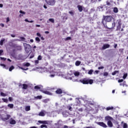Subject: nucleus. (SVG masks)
Segmentation results:
<instances>
[{
  "label": "nucleus",
  "instance_id": "23",
  "mask_svg": "<svg viewBox=\"0 0 128 128\" xmlns=\"http://www.w3.org/2000/svg\"><path fill=\"white\" fill-rule=\"evenodd\" d=\"M4 40H6L4 38H3L0 40V46H4Z\"/></svg>",
  "mask_w": 128,
  "mask_h": 128
},
{
  "label": "nucleus",
  "instance_id": "45",
  "mask_svg": "<svg viewBox=\"0 0 128 128\" xmlns=\"http://www.w3.org/2000/svg\"><path fill=\"white\" fill-rule=\"evenodd\" d=\"M24 66H30V64L28 62L26 63L25 64H24Z\"/></svg>",
  "mask_w": 128,
  "mask_h": 128
},
{
  "label": "nucleus",
  "instance_id": "15",
  "mask_svg": "<svg viewBox=\"0 0 128 128\" xmlns=\"http://www.w3.org/2000/svg\"><path fill=\"white\" fill-rule=\"evenodd\" d=\"M38 122H39V124H48V122L46 120H44V121L38 120Z\"/></svg>",
  "mask_w": 128,
  "mask_h": 128
},
{
  "label": "nucleus",
  "instance_id": "63",
  "mask_svg": "<svg viewBox=\"0 0 128 128\" xmlns=\"http://www.w3.org/2000/svg\"><path fill=\"white\" fill-rule=\"evenodd\" d=\"M117 46H118V44H115L114 45V48H116Z\"/></svg>",
  "mask_w": 128,
  "mask_h": 128
},
{
  "label": "nucleus",
  "instance_id": "12",
  "mask_svg": "<svg viewBox=\"0 0 128 128\" xmlns=\"http://www.w3.org/2000/svg\"><path fill=\"white\" fill-rule=\"evenodd\" d=\"M42 92H43V94H48V96H52V93L48 91L42 90Z\"/></svg>",
  "mask_w": 128,
  "mask_h": 128
},
{
  "label": "nucleus",
  "instance_id": "48",
  "mask_svg": "<svg viewBox=\"0 0 128 128\" xmlns=\"http://www.w3.org/2000/svg\"><path fill=\"white\" fill-rule=\"evenodd\" d=\"M20 68H21V70H28V68H24L22 67H21Z\"/></svg>",
  "mask_w": 128,
  "mask_h": 128
},
{
  "label": "nucleus",
  "instance_id": "55",
  "mask_svg": "<svg viewBox=\"0 0 128 128\" xmlns=\"http://www.w3.org/2000/svg\"><path fill=\"white\" fill-rule=\"evenodd\" d=\"M107 6H110V2L108 1H106V2Z\"/></svg>",
  "mask_w": 128,
  "mask_h": 128
},
{
  "label": "nucleus",
  "instance_id": "26",
  "mask_svg": "<svg viewBox=\"0 0 128 128\" xmlns=\"http://www.w3.org/2000/svg\"><path fill=\"white\" fill-rule=\"evenodd\" d=\"M35 40L38 44L40 42V39L38 37H36Z\"/></svg>",
  "mask_w": 128,
  "mask_h": 128
},
{
  "label": "nucleus",
  "instance_id": "54",
  "mask_svg": "<svg viewBox=\"0 0 128 128\" xmlns=\"http://www.w3.org/2000/svg\"><path fill=\"white\" fill-rule=\"evenodd\" d=\"M69 14H71L72 16H74V12L72 11L69 12Z\"/></svg>",
  "mask_w": 128,
  "mask_h": 128
},
{
  "label": "nucleus",
  "instance_id": "34",
  "mask_svg": "<svg viewBox=\"0 0 128 128\" xmlns=\"http://www.w3.org/2000/svg\"><path fill=\"white\" fill-rule=\"evenodd\" d=\"M127 76H128V74L127 73H126L124 74L122 78H124V80H126Z\"/></svg>",
  "mask_w": 128,
  "mask_h": 128
},
{
  "label": "nucleus",
  "instance_id": "46",
  "mask_svg": "<svg viewBox=\"0 0 128 128\" xmlns=\"http://www.w3.org/2000/svg\"><path fill=\"white\" fill-rule=\"evenodd\" d=\"M0 60H4V61L6 60V58L0 57Z\"/></svg>",
  "mask_w": 128,
  "mask_h": 128
},
{
  "label": "nucleus",
  "instance_id": "57",
  "mask_svg": "<svg viewBox=\"0 0 128 128\" xmlns=\"http://www.w3.org/2000/svg\"><path fill=\"white\" fill-rule=\"evenodd\" d=\"M34 62L35 64H38L39 62H38V60H34Z\"/></svg>",
  "mask_w": 128,
  "mask_h": 128
},
{
  "label": "nucleus",
  "instance_id": "25",
  "mask_svg": "<svg viewBox=\"0 0 128 128\" xmlns=\"http://www.w3.org/2000/svg\"><path fill=\"white\" fill-rule=\"evenodd\" d=\"M1 66H3L4 68H6V70H8V67H6V66L4 64H0Z\"/></svg>",
  "mask_w": 128,
  "mask_h": 128
},
{
  "label": "nucleus",
  "instance_id": "14",
  "mask_svg": "<svg viewBox=\"0 0 128 128\" xmlns=\"http://www.w3.org/2000/svg\"><path fill=\"white\" fill-rule=\"evenodd\" d=\"M77 8L80 12H82V10H83L82 6L80 5H78L77 6Z\"/></svg>",
  "mask_w": 128,
  "mask_h": 128
},
{
  "label": "nucleus",
  "instance_id": "29",
  "mask_svg": "<svg viewBox=\"0 0 128 128\" xmlns=\"http://www.w3.org/2000/svg\"><path fill=\"white\" fill-rule=\"evenodd\" d=\"M120 28H122V25H118L116 27V30H120Z\"/></svg>",
  "mask_w": 128,
  "mask_h": 128
},
{
  "label": "nucleus",
  "instance_id": "31",
  "mask_svg": "<svg viewBox=\"0 0 128 128\" xmlns=\"http://www.w3.org/2000/svg\"><path fill=\"white\" fill-rule=\"evenodd\" d=\"M12 70H14V66H12L10 68H9V72H12Z\"/></svg>",
  "mask_w": 128,
  "mask_h": 128
},
{
  "label": "nucleus",
  "instance_id": "53",
  "mask_svg": "<svg viewBox=\"0 0 128 128\" xmlns=\"http://www.w3.org/2000/svg\"><path fill=\"white\" fill-rule=\"evenodd\" d=\"M8 100L10 102H12V97H9Z\"/></svg>",
  "mask_w": 128,
  "mask_h": 128
},
{
  "label": "nucleus",
  "instance_id": "6",
  "mask_svg": "<svg viewBox=\"0 0 128 128\" xmlns=\"http://www.w3.org/2000/svg\"><path fill=\"white\" fill-rule=\"evenodd\" d=\"M102 22L104 28H107V30H112V28H114V26H116V23L114 22L112 24V28L108 27V26L106 25V24H104V20H102Z\"/></svg>",
  "mask_w": 128,
  "mask_h": 128
},
{
  "label": "nucleus",
  "instance_id": "43",
  "mask_svg": "<svg viewBox=\"0 0 128 128\" xmlns=\"http://www.w3.org/2000/svg\"><path fill=\"white\" fill-rule=\"evenodd\" d=\"M20 40H22L23 42H24V40H26V38H24V37H22L21 36L20 37Z\"/></svg>",
  "mask_w": 128,
  "mask_h": 128
},
{
  "label": "nucleus",
  "instance_id": "62",
  "mask_svg": "<svg viewBox=\"0 0 128 128\" xmlns=\"http://www.w3.org/2000/svg\"><path fill=\"white\" fill-rule=\"evenodd\" d=\"M0 26H2V28H4V24H0Z\"/></svg>",
  "mask_w": 128,
  "mask_h": 128
},
{
  "label": "nucleus",
  "instance_id": "21",
  "mask_svg": "<svg viewBox=\"0 0 128 128\" xmlns=\"http://www.w3.org/2000/svg\"><path fill=\"white\" fill-rule=\"evenodd\" d=\"M38 116H46V114H44V112H41L39 113Z\"/></svg>",
  "mask_w": 128,
  "mask_h": 128
},
{
  "label": "nucleus",
  "instance_id": "27",
  "mask_svg": "<svg viewBox=\"0 0 128 128\" xmlns=\"http://www.w3.org/2000/svg\"><path fill=\"white\" fill-rule=\"evenodd\" d=\"M118 72H120L118 70H115L112 72V76H116V74H118Z\"/></svg>",
  "mask_w": 128,
  "mask_h": 128
},
{
  "label": "nucleus",
  "instance_id": "50",
  "mask_svg": "<svg viewBox=\"0 0 128 128\" xmlns=\"http://www.w3.org/2000/svg\"><path fill=\"white\" fill-rule=\"evenodd\" d=\"M104 66H100L98 68V70H104Z\"/></svg>",
  "mask_w": 128,
  "mask_h": 128
},
{
  "label": "nucleus",
  "instance_id": "42",
  "mask_svg": "<svg viewBox=\"0 0 128 128\" xmlns=\"http://www.w3.org/2000/svg\"><path fill=\"white\" fill-rule=\"evenodd\" d=\"M48 128V126L46 125L42 124L40 126V128Z\"/></svg>",
  "mask_w": 128,
  "mask_h": 128
},
{
  "label": "nucleus",
  "instance_id": "40",
  "mask_svg": "<svg viewBox=\"0 0 128 128\" xmlns=\"http://www.w3.org/2000/svg\"><path fill=\"white\" fill-rule=\"evenodd\" d=\"M0 94L2 96H6V94L2 92H0Z\"/></svg>",
  "mask_w": 128,
  "mask_h": 128
},
{
  "label": "nucleus",
  "instance_id": "60",
  "mask_svg": "<svg viewBox=\"0 0 128 128\" xmlns=\"http://www.w3.org/2000/svg\"><path fill=\"white\" fill-rule=\"evenodd\" d=\"M119 52H124V49H120V50H119Z\"/></svg>",
  "mask_w": 128,
  "mask_h": 128
},
{
  "label": "nucleus",
  "instance_id": "51",
  "mask_svg": "<svg viewBox=\"0 0 128 128\" xmlns=\"http://www.w3.org/2000/svg\"><path fill=\"white\" fill-rule=\"evenodd\" d=\"M17 48L18 50H22V46H17Z\"/></svg>",
  "mask_w": 128,
  "mask_h": 128
},
{
  "label": "nucleus",
  "instance_id": "18",
  "mask_svg": "<svg viewBox=\"0 0 128 128\" xmlns=\"http://www.w3.org/2000/svg\"><path fill=\"white\" fill-rule=\"evenodd\" d=\"M113 12H114V14H118V9L116 7H114L113 8Z\"/></svg>",
  "mask_w": 128,
  "mask_h": 128
},
{
  "label": "nucleus",
  "instance_id": "61",
  "mask_svg": "<svg viewBox=\"0 0 128 128\" xmlns=\"http://www.w3.org/2000/svg\"><path fill=\"white\" fill-rule=\"evenodd\" d=\"M54 76H55L54 74H50V78H54Z\"/></svg>",
  "mask_w": 128,
  "mask_h": 128
},
{
  "label": "nucleus",
  "instance_id": "13",
  "mask_svg": "<svg viewBox=\"0 0 128 128\" xmlns=\"http://www.w3.org/2000/svg\"><path fill=\"white\" fill-rule=\"evenodd\" d=\"M10 124H16V120L12 119V118H11Z\"/></svg>",
  "mask_w": 128,
  "mask_h": 128
},
{
  "label": "nucleus",
  "instance_id": "33",
  "mask_svg": "<svg viewBox=\"0 0 128 128\" xmlns=\"http://www.w3.org/2000/svg\"><path fill=\"white\" fill-rule=\"evenodd\" d=\"M75 76H80V72H76L74 73Z\"/></svg>",
  "mask_w": 128,
  "mask_h": 128
},
{
  "label": "nucleus",
  "instance_id": "8",
  "mask_svg": "<svg viewBox=\"0 0 128 128\" xmlns=\"http://www.w3.org/2000/svg\"><path fill=\"white\" fill-rule=\"evenodd\" d=\"M22 90H28V84H20L18 85V86H22Z\"/></svg>",
  "mask_w": 128,
  "mask_h": 128
},
{
  "label": "nucleus",
  "instance_id": "35",
  "mask_svg": "<svg viewBox=\"0 0 128 128\" xmlns=\"http://www.w3.org/2000/svg\"><path fill=\"white\" fill-rule=\"evenodd\" d=\"M42 60V56H40V55L38 56V60Z\"/></svg>",
  "mask_w": 128,
  "mask_h": 128
},
{
  "label": "nucleus",
  "instance_id": "22",
  "mask_svg": "<svg viewBox=\"0 0 128 128\" xmlns=\"http://www.w3.org/2000/svg\"><path fill=\"white\" fill-rule=\"evenodd\" d=\"M34 90H40V85H37L34 86Z\"/></svg>",
  "mask_w": 128,
  "mask_h": 128
},
{
  "label": "nucleus",
  "instance_id": "3",
  "mask_svg": "<svg viewBox=\"0 0 128 128\" xmlns=\"http://www.w3.org/2000/svg\"><path fill=\"white\" fill-rule=\"evenodd\" d=\"M24 50L26 52L28 53L32 50V46L30 44L26 43H24Z\"/></svg>",
  "mask_w": 128,
  "mask_h": 128
},
{
  "label": "nucleus",
  "instance_id": "10",
  "mask_svg": "<svg viewBox=\"0 0 128 128\" xmlns=\"http://www.w3.org/2000/svg\"><path fill=\"white\" fill-rule=\"evenodd\" d=\"M6 118H2V120H4V122H6V120H10V118L12 116L10 114H6Z\"/></svg>",
  "mask_w": 128,
  "mask_h": 128
},
{
  "label": "nucleus",
  "instance_id": "11",
  "mask_svg": "<svg viewBox=\"0 0 128 128\" xmlns=\"http://www.w3.org/2000/svg\"><path fill=\"white\" fill-rule=\"evenodd\" d=\"M56 93L57 94H62V90L60 88H58L56 91Z\"/></svg>",
  "mask_w": 128,
  "mask_h": 128
},
{
  "label": "nucleus",
  "instance_id": "1",
  "mask_svg": "<svg viewBox=\"0 0 128 128\" xmlns=\"http://www.w3.org/2000/svg\"><path fill=\"white\" fill-rule=\"evenodd\" d=\"M82 84H94V80L92 79H88L86 78H84L83 79H82L80 80Z\"/></svg>",
  "mask_w": 128,
  "mask_h": 128
},
{
  "label": "nucleus",
  "instance_id": "20",
  "mask_svg": "<svg viewBox=\"0 0 128 128\" xmlns=\"http://www.w3.org/2000/svg\"><path fill=\"white\" fill-rule=\"evenodd\" d=\"M25 110L26 112H29V110H30V106H26L25 108Z\"/></svg>",
  "mask_w": 128,
  "mask_h": 128
},
{
  "label": "nucleus",
  "instance_id": "9",
  "mask_svg": "<svg viewBox=\"0 0 128 128\" xmlns=\"http://www.w3.org/2000/svg\"><path fill=\"white\" fill-rule=\"evenodd\" d=\"M110 46V45L109 44H104L103 45V46L102 47V50H106V48H108Z\"/></svg>",
  "mask_w": 128,
  "mask_h": 128
},
{
  "label": "nucleus",
  "instance_id": "41",
  "mask_svg": "<svg viewBox=\"0 0 128 128\" xmlns=\"http://www.w3.org/2000/svg\"><path fill=\"white\" fill-rule=\"evenodd\" d=\"M104 76H108V72H104Z\"/></svg>",
  "mask_w": 128,
  "mask_h": 128
},
{
  "label": "nucleus",
  "instance_id": "19",
  "mask_svg": "<svg viewBox=\"0 0 128 128\" xmlns=\"http://www.w3.org/2000/svg\"><path fill=\"white\" fill-rule=\"evenodd\" d=\"M29 56H30V58H34V52H30V54H29Z\"/></svg>",
  "mask_w": 128,
  "mask_h": 128
},
{
  "label": "nucleus",
  "instance_id": "52",
  "mask_svg": "<svg viewBox=\"0 0 128 128\" xmlns=\"http://www.w3.org/2000/svg\"><path fill=\"white\" fill-rule=\"evenodd\" d=\"M124 82V80L122 79H120L118 80V82Z\"/></svg>",
  "mask_w": 128,
  "mask_h": 128
},
{
  "label": "nucleus",
  "instance_id": "28",
  "mask_svg": "<svg viewBox=\"0 0 128 128\" xmlns=\"http://www.w3.org/2000/svg\"><path fill=\"white\" fill-rule=\"evenodd\" d=\"M8 106L10 108H14V104H8Z\"/></svg>",
  "mask_w": 128,
  "mask_h": 128
},
{
  "label": "nucleus",
  "instance_id": "44",
  "mask_svg": "<svg viewBox=\"0 0 128 128\" xmlns=\"http://www.w3.org/2000/svg\"><path fill=\"white\" fill-rule=\"evenodd\" d=\"M2 100H3V102H8V99H6V98H2Z\"/></svg>",
  "mask_w": 128,
  "mask_h": 128
},
{
  "label": "nucleus",
  "instance_id": "16",
  "mask_svg": "<svg viewBox=\"0 0 128 128\" xmlns=\"http://www.w3.org/2000/svg\"><path fill=\"white\" fill-rule=\"evenodd\" d=\"M42 96H37L34 97V100H42Z\"/></svg>",
  "mask_w": 128,
  "mask_h": 128
},
{
  "label": "nucleus",
  "instance_id": "32",
  "mask_svg": "<svg viewBox=\"0 0 128 128\" xmlns=\"http://www.w3.org/2000/svg\"><path fill=\"white\" fill-rule=\"evenodd\" d=\"M49 22H52V24H54V18H50L48 20Z\"/></svg>",
  "mask_w": 128,
  "mask_h": 128
},
{
  "label": "nucleus",
  "instance_id": "49",
  "mask_svg": "<svg viewBox=\"0 0 128 128\" xmlns=\"http://www.w3.org/2000/svg\"><path fill=\"white\" fill-rule=\"evenodd\" d=\"M20 14H26V12H23L22 10H20Z\"/></svg>",
  "mask_w": 128,
  "mask_h": 128
},
{
  "label": "nucleus",
  "instance_id": "4",
  "mask_svg": "<svg viewBox=\"0 0 128 128\" xmlns=\"http://www.w3.org/2000/svg\"><path fill=\"white\" fill-rule=\"evenodd\" d=\"M112 18H114L112 16H103V20H104L105 22H110L112 20Z\"/></svg>",
  "mask_w": 128,
  "mask_h": 128
},
{
  "label": "nucleus",
  "instance_id": "30",
  "mask_svg": "<svg viewBox=\"0 0 128 128\" xmlns=\"http://www.w3.org/2000/svg\"><path fill=\"white\" fill-rule=\"evenodd\" d=\"M75 64L76 66H78L80 64V61H76Z\"/></svg>",
  "mask_w": 128,
  "mask_h": 128
},
{
  "label": "nucleus",
  "instance_id": "64",
  "mask_svg": "<svg viewBox=\"0 0 128 128\" xmlns=\"http://www.w3.org/2000/svg\"><path fill=\"white\" fill-rule=\"evenodd\" d=\"M30 128H38V127L34 126H30Z\"/></svg>",
  "mask_w": 128,
  "mask_h": 128
},
{
  "label": "nucleus",
  "instance_id": "5",
  "mask_svg": "<svg viewBox=\"0 0 128 128\" xmlns=\"http://www.w3.org/2000/svg\"><path fill=\"white\" fill-rule=\"evenodd\" d=\"M45 2L48 6H54L56 2V0H45Z\"/></svg>",
  "mask_w": 128,
  "mask_h": 128
},
{
  "label": "nucleus",
  "instance_id": "36",
  "mask_svg": "<svg viewBox=\"0 0 128 128\" xmlns=\"http://www.w3.org/2000/svg\"><path fill=\"white\" fill-rule=\"evenodd\" d=\"M92 72H94V70H90L88 71V74H92Z\"/></svg>",
  "mask_w": 128,
  "mask_h": 128
},
{
  "label": "nucleus",
  "instance_id": "37",
  "mask_svg": "<svg viewBox=\"0 0 128 128\" xmlns=\"http://www.w3.org/2000/svg\"><path fill=\"white\" fill-rule=\"evenodd\" d=\"M128 128V124L124 123L123 125V128Z\"/></svg>",
  "mask_w": 128,
  "mask_h": 128
},
{
  "label": "nucleus",
  "instance_id": "58",
  "mask_svg": "<svg viewBox=\"0 0 128 128\" xmlns=\"http://www.w3.org/2000/svg\"><path fill=\"white\" fill-rule=\"evenodd\" d=\"M91 2H98V0H91Z\"/></svg>",
  "mask_w": 128,
  "mask_h": 128
},
{
  "label": "nucleus",
  "instance_id": "47",
  "mask_svg": "<svg viewBox=\"0 0 128 128\" xmlns=\"http://www.w3.org/2000/svg\"><path fill=\"white\" fill-rule=\"evenodd\" d=\"M36 36H39V38L42 37V34H40L39 32L36 33Z\"/></svg>",
  "mask_w": 128,
  "mask_h": 128
},
{
  "label": "nucleus",
  "instance_id": "56",
  "mask_svg": "<svg viewBox=\"0 0 128 128\" xmlns=\"http://www.w3.org/2000/svg\"><path fill=\"white\" fill-rule=\"evenodd\" d=\"M4 52V50H0V56H2V54Z\"/></svg>",
  "mask_w": 128,
  "mask_h": 128
},
{
  "label": "nucleus",
  "instance_id": "39",
  "mask_svg": "<svg viewBox=\"0 0 128 128\" xmlns=\"http://www.w3.org/2000/svg\"><path fill=\"white\" fill-rule=\"evenodd\" d=\"M72 40V37L69 36V37L66 38L64 39V40Z\"/></svg>",
  "mask_w": 128,
  "mask_h": 128
},
{
  "label": "nucleus",
  "instance_id": "7",
  "mask_svg": "<svg viewBox=\"0 0 128 128\" xmlns=\"http://www.w3.org/2000/svg\"><path fill=\"white\" fill-rule=\"evenodd\" d=\"M97 124H98V126H102V128H108V126H106V124H104V122H96Z\"/></svg>",
  "mask_w": 128,
  "mask_h": 128
},
{
  "label": "nucleus",
  "instance_id": "17",
  "mask_svg": "<svg viewBox=\"0 0 128 128\" xmlns=\"http://www.w3.org/2000/svg\"><path fill=\"white\" fill-rule=\"evenodd\" d=\"M114 110V106H108L106 108V110Z\"/></svg>",
  "mask_w": 128,
  "mask_h": 128
},
{
  "label": "nucleus",
  "instance_id": "24",
  "mask_svg": "<svg viewBox=\"0 0 128 128\" xmlns=\"http://www.w3.org/2000/svg\"><path fill=\"white\" fill-rule=\"evenodd\" d=\"M118 26H122V20L118 19L117 20Z\"/></svg>",
  "mask_w": 128,
  "mask_h": 128
},
{
  "label": "nucleus",
  "instance_id": "38",
  "mask_svg": "<svg viewBox=\"0 0 128 128\" xmlns=\"http://www.w3.org/2000/svg\"><path fill=\"white\" fill-rule=\"evenodd\" d=\"M67 108L69 110H70V112L72 110V106H67Z\"/></svg>",
  "mask_w": 128,
  "mask_h": 128
},
{
  "label": "nucleus",
  "instance_id": "2",
  "mask_svg": "<svg viewBox=\"0 0 128 128\" xmlns=\"http://www.w3.org/2000/svg\"><path fill=\"white\" fill-rule=\"evenodd\" d=\"M114 118L110 116H106L105 117V120H108L107 124L109 128H112L114 126V124H112V122L111 120H112Z\"/></svg>",
  "mask_w": 128,
  "mask_h": 128
},
{
  "label": "nucleus",
  "instance_id": "59",
  "mask_svg": "<svg viewBox=\"0 0 128 128\" xmlns=\"http://www.w3.org/2000/svg\"><path fill=\"white\" fill-rule=\"evenodd\" d=\"M78 112H82L83 110H82V108H80L78 110Z\"/></svg>",
  "mask_w": 128,
  "mask_h": 128
}]
</instances>
